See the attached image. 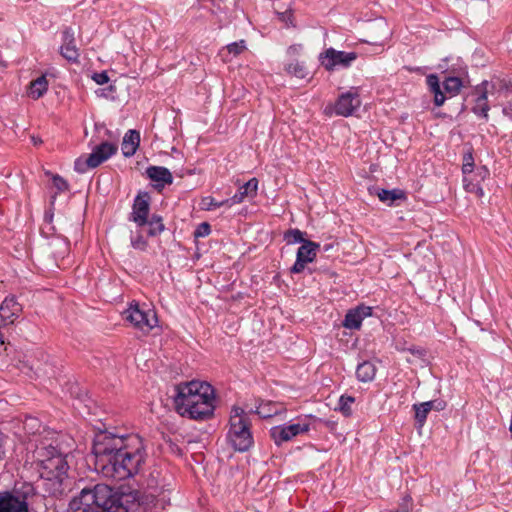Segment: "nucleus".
Here are the masks:
<instances>
[{"mask_svg":"<svg viewBox=\"0 0 512 512\" xmlns=\"http://www.w3.org/2000/svg\"><path fill=\"white\" fill-rule=\"evenodd\" d=\"M92 452L96 470L104 477L118 481L138 474L147 456L138 435H117L108 431L95 436Z\"/></svg>","mask_w":512,"mask_h":512,"instance_id":"f257e3e1","label":"nucleus"},{"mask_svg":"<svg viewBox=\"0 0 512 512\" xmlns=\"http://www.w3.org/2000/svg\"><path fill=\"white\" fill-rule=\"evenodd\" d=\"M70 512H145L138 492L115 493L105 484L85 487L69 503Z\"/></svg>","mask_w":512,"mask_h":512,"instance_id":"f03ea898","label":"nucleus"},{"mask_svg":"<svg viewBox=\"0 0 512 512\" xmlns=\"http://www.w3.org/2000/svg\"><path fill=\"white\" fill-rule=\"evenodd\" d=\"M34 458L44 490L53 497L62 496L69 486L67 476L69 466L66 455L59 451L52 442L41 441L36 445Z\"/></svg>","mask_w":512,"mask_h":512,"instance_id":"7ed1b4c3","label":"nucleus"},{"mask_svg":"<svg viewBox=\"0 0 512 512\" xmlns=\"http://www.w3.org/2000/svg\"><path fill=\"white\" fill-rule=\"evenodd\" d=\"M250 426L251 423L245 411L240 407H233L230 415V429L227 434V440L234 450L245 452L253 445Z\"/></svg>","mask_w":512,"mask_h":512,"instance_id":"20e7f679","label":"nucleus"},{"mask_svg":"<svg viewBox=\"0 0 512 512\" xmlns=\"http://www.w3.org/2000/svg\"><path fill=\"white\" fill-rule=\"evenodd\" d=\"M175 408L186 406L195 408L202 401L214 400V389L206 382L191 381L176 386Z\"/></svg>","mask_w":512,"mask_h":512,"instance_id":"39448f33","label":"nucleus"},{"mask_svg":"<svg viewBox=\"0 0 512 512\" xmlns=\"http://www.w3.org/2000/svg\"><path fill=\"white\" fill-rule=\"evenodd\" d=\"M36 495L31 483H21L13 493L0 495V512H28L29 501Z\"/></svg>","mask_w":512,"mask_h":512,"instance_id":"423d86ee","label":"nucleus"},{"mask_svg":"<svg viewBox=\"0 0 512 512\" xmlns=\"http://www.w3.org/2000/svg\"><path fill=\"white\" fill-rule=\"evenodd\" d=\"M117 152V146L109 142H103L94 147L87 157H79L74 162V169L78 173H85L94 169L108 160Z\"/></svg>","mask_w":512,"mask_h":512,"instance_id":"0eeeda50","label":"nucleus"},{"mask_svg":"<svg viewBox=\"0 0 512 512\" xmlns=\"http://www.w3.org/2000/svg\"><path fill=\"white\" fill-rule=\"evenodd\" d=\"M358 58L356 52L339 51L332 47L319 54V62L325 70L331 72L337 68H349Z\"/></svg>","mask_w":512,"mask_h":512,"instance_id":"6e6552de","label":"nucleus"},{"mask_svg":"<svg viewBox=\"0 0 512 512\" xmlns=\"http://www.w3.org/2000/svg\"><path fill=\"white\" fill-rule=\"evenodd\" d=\"M361 106L360 95L357 88H351L349 91L342 93L337 98L333 106H327L325 113L348 117L351 116Z\"/></svg>","mask_w":512,"mask_h":512,"instance_id":"1a4fd4ad","label":"nucleus"},{"mask_svg":"<svg viewBox=\"0 0 512 512\" xmlns=\"http://www.w3.org/2000/svg\"><path fill=\"white\" fill-rule=\"evenodd\" d=\"M125 319L131 322L136 328L148 333L158 322L156 313L153 310L141 309L138 304L131 305L124 312Z\"/></svg>","mask_w":512,"mask_h":512,"instance_id":"9d476101","label":"nucleus"},{"mask_svg":"<svg viewBox=\"0 0 512 512\" xmlns=\"http://www.w3.org/2000/svg\"><path fill=\"white\" fill-rule=\"evenodd\" d=\"M310 425L306 422H299L289 425L275 426L270 430L271 438L277 445L291 440L293 437L309 431Z\"/></svg>","mask_w":512,"mask_h":512,"instance_id":"9b49d317","label":"nucleus"},{"mask_svg":"<svg viewBox=\"0 0 512 512\" xmlns=\"http://www.w3.org/2000/svg\"><path fill=\"white\" fill-rule=\"evenodd\" d=\"M490 86L492 88L494 87L487 80H484L480 84L476 85L472 92L476 98L471 110L476 116L484 118L486 121L489 118L488 112L490 110V106L488 104V93L490 92Z\"/></svg>","mask_w":512,"mask_h":512,"instance_id":"f8f14e48","label":"nucleus"},{"mask_svg":"<svg viewBox=\"0 0 512 512\" xmlns=\"http://www.w3.org/2000/svg\"><path fill=\"white\" fill-rule=\"evenodd\" d=\"M320 245L313 241H305L303 245L298 248L296 254V261L290 268V272L299 274L304 271L306 265L315 260L317 251Z\"/></svg>","mask_w":512,"mask_h":512,"instance_id":"ddd939ff","label":"nucleus"},{"mask_svg":"<svg viewBox=\"0 0 512 512\" xmlns=\"http://www.w3.org/2000/svg\"><path fill=\"white\" fill-rule=\"evenodd\" d=\"M149 211L150 195L147 192H140L134 199L129 220L136 223L137 226L143 227L148 222Z\"/></svg>","mask_w":512,"mask_h":512,"instance_id":"4468645a","label":"nucleus"},{"mask_svg":"<svg viewBox=\"0 0 512 512\" xmlns=\"http://www.w3.org/2000/svg\"><path fill=\"white\" fill-rule=\"evenodd\" d=\"M214 410V400L202 401L201 403L197 404V406L195 405V408L186 406L176 407V411L181 416L200 421L211 418L213 416Z\"/></svg>","mask_w":512,"mask_h":512,"instance_id":"2eb2a0df","label":"nucleus"},{"mask_svg":"<svg viewBox=\"0 0 512 512\" xmlns=\"http://www.w3.org/2000/svg\"><path fill=\"white\" fill-rule=\"evenodd\" d=\"M60 54L69 62L76 63L79 60V48L76 45L75 32L71 27H66L62 32Z\"/></svg>","mask_w":512,"mask_h":512,"instance_id":"dca6fc26","label":"nucleus"},{"mask_svg":"<svg viewBox=\"0 0 512 512\" xmlns=\"http://www.w3.org/2000/svg\"><path fill=\"white\" fill-rule=\"evenodd\" d=\"M372 309L370 307L359 306L349 310L345 315L343 326L347 329H359L363 319L370 316Z\"/></svg>","mask_w":512,"mask_h":512,"instance_id":"f3484780","label":"nucleus"},{"mask_svg":"<svg viewBox=\"0 0 512 512\" xmlns=\"http://www.w3.org/2000/svg\"><path fill=\"white\" fill-rule=\"evenodd\" d=\"M146 174L149 179L156 183L157 188H162L165 185L172 184L173 176L171 172L161 166H150L146 169Z\"/></svg>","mask_w":512,"mask_h":512,"instance_id":"a211bd4d","label":"nucleus"},{"mask_svg":"<svg viewBox=\"0 0 512 512\" xmlns=\"http://www.w3.org/2000/svg\"><path fill=\"white\" fill-rule=\"evenodd\" d=\"M22 311V305L16 300L13 295L7 296L0 305V312L9 319V324H12Z\"/></svg>","mask_w":512,"mask_h":512,"instance_id":"6ab92c4d","label":"nucleus"},{"mask_svg":"<svg viewBox=\"0 0 512 512\" xmlns=\"http://www.w3.org/2000/svg\"><path fill=\"white\" fill-rule=\"evenodd\" d=\"M140 144V133L137 130L130 129L123 137L121 149L125 157H132Z\"/></svg>","mask_w":512,"mask_h":512,"instance_id":"aec40b11","label":"nucleus"},{"mask_svg":"<svg viewBox=\"0 0 512 512\" xmlns=\"http://www.w3.org/2000/svg\"><path fill=\"white\" fill-rule=\"evenodd\" d=\"M258 180L251 178L232 196V201L242 203L246 198H254L257 195Z\"/></svg>","mask_w":512,"mask_h":512,"instance_id":"412c9836","label":"nucleus"},{"mask_svg":"<svg viewBox=\"0 0 512 512\" xmlns=\"http://www.w3.org/2000/svg\"><path fill=\"white\" fill-rule=\"evenodd\" d=\"M48 90V80L45 75H41L37 79L30 82L28 87V95L33 99L41 98Z\"/></svg>","mask_w":512,"mask_h":512,"instance_id":"4be33fe9","label":"nucleus"},{"mask_svg":"<svg viewBox=\"0 0 512 512\" xmlns=\"http://www.w3.org/2000/svg\"><path fill=\"white\" fill-rule=\"evenodd\" d=\"M376 367L370 361H364L358 364L356 369V377L361 382H370L375 378Z\"/></svg>","mask_w":512,"mask_h":512,"instance_id":"5701e85b","label":"nucleus"},{"mask_svg":"<svg viewBox=\"0 0 512 512\" xmlns=\"http://www.w3.org/2000/svg\"><path fill=\"white\" fill-rule=\"evenodd\" d=\"M427 85L430 91L434 94V103L436 106L443 105L445 101V96L441 91L439 78L435 74H430L426 78Z\"/></svg>","mask_w":512,"mask_h":512,"instance_id":"b1692460","label":"nucleus"},{"mask_svg":"<svg viewBox=\"0 0 512 512\" xmlns=\"http://www.w3.org/2000/svg\"><path fill=\"white\" fill-rule=\"evenodd\" d=\"M377 196L381 202L387 203L388 205H393L396 200L405 199V193L400 189H378Z\"/></svg>","mask_w":512,"mask_h":512,"instance_id":"393cba45","label":"nucleus"},{"mask_svg":"<svg viewBox=\"0 0 512 512\" xmlns=\"http://www.w3.org/2000/svg\"><path fill=\"white\" fill-rule=\"evenodd\" d=\"M146 225L149 226L148 235L151 237L159 235L165 229L162 217L157 214H153L150 219L148 218Z\"/></svg>","mask_w":512,"mask_h":512,"instance_id":"a878e982","label":"nucleus"},{"mask_svg":"<svg viewBox=\"0 0 512 512\" xmlns=\"http://www.w3.org/2000/svg\"><path fill=\"white\" fill-rule=\"evenodd\" d=\"M285 71L289 75L295 76L299 79H304L308 76V71H307L306 66L299 61H295V62L287 64L285 66Z\"/></svg>","mask_w":512,"mask_h":512,"instance_id":"bb28decb","label":"nucleus"},{"mask_svg":"<svg viewBox=\"0 0 512 512\" xmlns=\"http://www.w3.org/2000/svg\"><path fill=\"white\" fill-rule=\"evenodd\" d=\"M305 234V232H302L296 228L289 229L284 233L283 238L288 245L297 243H301L303 245L305 241H308L307 239L304 238Z\"/></svg>","mask_w":512,"mask_h":512,"instance_id":"cd10ccee","label":"nucleus"},{"mask_svg":"<svg viewBox=\"0 0 512 512\" xmlns=\"http://www.w3.org/2000/svg\"><path fill=\"white\" fill-rule=\"evenodd\" d=\"M413 409L415 411V420L418 428H422L426 422L427 416L431 411L427 406L423 403L414 404Z\"/></svg>","mask_w":512,"mask_h":512,"instance_id":"c85d7f7f","label":"nucleus"},{"mask_svg":"<svg viewBox=\"0 0 512 512\" xmlns=\"http://www.w3.org/2000/svg\"><path fill=\"white\" fill-rule=\"evenodd\" d=\"M279 410L272 402H262L256 410V413L262 418H270L278 414Z\"/></svg>","mask_w":512,"mask_h":512,"instance_id":"c756f323","label":"nucleus"},{"mask_svg":"<svg viewBox=\"0 0 512 512\" xmlns=\"http://www.w3.org/2000/svg\"><path fill=\"white\" fill-rule=\"evenodd\" d=\"M355 402V398L348 395H342L338 402L339 411L346 417L352 415V405Z\"/></svg>","mask_w":512,"mask_h":512,"instance_id":"7c9ffc66","label":"nucleus"},{"mask_svg":"<svg viewBox=\"0 0 512 512\" xmlns=\"http://www.w3.org/2000/svg\"><path fill=\"white\" fill-rule=\"evenodd\" d=\"M443 85L446 92L456 95L459 93L461 87H463V82L458 77H448L444 81Z\"/></svg>","mask_w":512,"mask_h":512,"instance_id":"2f4dec72","label":"nucleus"},{"mask_svg":"<svg viewBox=\"0 0 512 512\" xmlns=\"http://www.w3.org/2000/svg\"><path fill=\"white\" fill-rule=\"evenodd\" d=\"M18 368L20 369L21 372H23L27 375H29L30 372H34L35 374H38L39 372H41L43 370L39 363H36V364L33 362L30 363L29 360L19 361Z\"/></svg>","mask_w":512,"mask_h":512,"instance_id":"473e14b6","label":"nucleus"},{"mask_svg":"<svg viewBox=\"0 0 512 512\" xmlns=\"http://www.w3.org/2000/svg\"><path fill=\"white\" fill-rule=\"evenodd\" d=\"M226 49L228 50L229 53L233 54L234 56H237L246 49V43L244 40L233 42L231 44H228L226 46Z\"/></svg>","mask_w":512,"mask_h":512,"instance_id":"72a5a7b5","label":"nucleus"},{"mask_svg":"<svg viewBox=\"0 0 512 512\" xmlns=\"http://www.w3.org/2000/svg\"><path fill=\"white\" fill-rule=\"evenodd\" d=\"M474 168V158L472 153H467L463 157L462 172L463 174H470Z\"/></svg>","mask_w":512,"mask_h":512,"instance_id":"f704fd0d","label":"nucleus"},{"mask_svg":"<svg viewBox=\"0 0 512 512\" xmlns=\"http://www.w3.org/2000/svg\"><path fill=\"white\" fill-rule=\"evenodd\" d=\"M53 186L58 192H65L69 189L67 181L59 175H53L52 177Z\"/></svg>","mask_w":512,"mask_h":512,"instance_id":"c9c22d12","label":"nucleus"},{"mask_svg":"<svg viewBox=\"0 0 512 512\" xmlns=\"http://www.w3.org/2000/svg\"><path fill=\"white\" fill-rule=\"evenodd\" d=\"M211 233V227L209 223L203 222L198 225L196 230L194 231V237L200 238V237H206Z\"/></svg>","mask_w":512,"mask_h":512,"instance_id":"e433bc0d","label":"nucleus"},{"mask_svg":"<svg viewBox=\"0 0 512 512\" xmlns=\"http://www.w3.org/2000/svg\"><path fill=\"white\" fill-rule=\"evenodd\" d=\"M131 245L135 249L144 250L147 246L146 240L141 235L131 238Z\"/></svg>","mask_w":512,"mask_h":512,"instance_id":"4c0bfd02","label":"nucleus"},{"mask_svg":"<svg viewBox=\"0 0 512 512\" xmlns=\"http://www.w3.org/2000/svg\"><path fill=\"white\" fill-rule=\"evenodd\" d=\"M424 405L427 406L430 410L441 411L445 408L446 404L442 400H431L424 402Z\"/></svg>","mask_w":512,"mask_h":512,"instance_id":"58836bf2","label":"nucleus"},{"mask_svg":"<svg viewBox=\"0 0 512 512\" xmlns=\"http://www.w3.org/2000/svg\"><path fill=\"white\" fill-rule=\"evenodd\" d=\"M203 204L205 205L206 210H214L221 207L219 201L215 200L213 197L204 198Z\"/></svg>","mask_w":512,"mask_h":512,"instance_id":"ea45409f","label":"nucleus"},{"mask_svg":"<svg viewBox=\"0 0 512 512\" xmlns=\"http://www.w3.org/2000/svg\"><path fill=\"white\" fill-rule=\"evenodd\" d=\"M92 79L99 85L106 84L109 81L108 74L105 71H102L100 73H94Z\"/></svg>","mask_w":512,"mask_h":512,"instance_id":"a19ab883","label":"nucleus"},{"mask_svg":"<svg viewBox=\"0 0 512 512\" xmlns=\"http://www.w3.org/2000/svg\"><path fill=\"white\" fill-rule=\"evenodd\" d=\"M219 203L221 204V207L222 206H226V207H232L233 205L235 204H239L238 202H234L232 201V197L231 198H228V199H225L223 201H219Z\"/></svg>","mask_w":512,"mask_h":512,"instance_id":"79ce46f5","label":"nucleus"},{"mask_svg":"<svg viewBox=\"0 0 512 512\" xmlns=\"http://www.w3.org/2000/svg\"><path fill=\"white\" fill-rule=\"evenodd\" d=\"M7 321L9 322V319L0 312V327L5 326L7 324Z\"/></svg>","mask_w":512,"mask_h":512,"instance_id":"37998d69","label":"nucleus"},{"mask_svg":"<svg viewBox=\"0 0 512 512\" xmlns=\"http://www.w3.org/2000/svg\"><path fill=\"white\" fill-rule=\"evenodd\" d=\"M502 112L505 116H510V109H508L507 107L503 108Z\"/></svg>","mask_w":512,"mask_h":512,"instance_id":"c03bdc74","label":"nucleus"},{"mask_svg":"<svg viewBox=\"0 0 512 512\" xmlns=\"http://www.w3.org/2000/svg\"><path fill=\"white\" fill-rule=\"evenodd\" d=\"M4 344L3 334L0 332V346Z\"/></svg>","mask_w":512,"mask_h":512,"instance_id":"a18cd8bd","label":"nucleus"},{"mask_svg":"<svg viewBox=\"0 0 512 512\" xmlns=\"http://www.w3.org/2000/svg\"><path fill=\"white\" fill-rule=\"evenodd\" d=\"M61 243L63 244V247H65V248H66L65 241H62Z\"/></svg>","mask_w":512,"mask_h":512,"instance_id":"49530a36","label":"nucleus"},{"mask_svg":"<svg viewBox=\"0 0 512 512\" xmlns=\"http://www.w3.org/2000/svg\"><path fill=\"white\" fill-rule=\"evenodd\" d=\"M61 243L63 244V247H65V248H66L65 241H62Z\"/></svg>","mask_w":512,"mask_h":512,"instance_id":"de8ad7c7","label":"nucleus"},{"mask_svg":"<svg viewBox=\"0 0 512 512\" xmlns=\"http://www.w3.org/2000/svg\"><path fill=\"white\" fill-rule=\"evenodd\" d=\"M396 512H407L406 510H402V511H396Z\"/></svg>","mask_w":512,"mask_h":512,"instance_id":"09e8293b","label":"nucleus"}]
</instances>
